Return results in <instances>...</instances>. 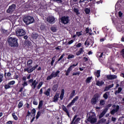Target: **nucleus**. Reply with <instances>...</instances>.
<instances>
[{"label":"nucleus","instance_id":"13","mask_svg":"<svg viewBox=\"0 0 124 124\" xmlns=\"http://www.w3.org/2000/svg\"><path fill=\"white\" fill-rule=\"evenodd\" d=\"M55 18L53 16H49L46 18V21L49 24H54L55 23Z\"/></svg>","mask_w":124,"mask_h":124},{"label":"nucleus","instance_id":"8","mask_svg":"<svg viewBox=\"0 0 124 124\" xmlns=\"http://www.w3.org/2000/svg\"><path fill=\"white\" fill-rule=\"evenodd\" d=\"M78 63H76V64H73L70 65L67 69V70L64 71L65 73V75L68 76H69V74L70 73L71 71H72L73 68H75V67L78 66Z\"/></svg>","mask_w":124,"mask_h":124},{"label":"nucleus","instance_id":"57","mask_svg":"<svg viewBox=\"0 0 124 124\" xmlns=\"http://www.w3.org/2000/svg\"><path fill=\"white\" fill-rule=\"evenodd\" d=\"M85 31L86 34L89 33V32H90V29L89 28V27H87L85 29Z\"/></svg>","mask_w":124,"mask_h":124},{"label":"nucleus","instance_id":"26","mask_svg":"<svg viewBox=\"0 0 124 124\" xmlns=\"http://www.w3.org/2000/svg\"><path fill=\"white\" fill-rule=\"evenodd\" d=\"M83 52H84V49H83V48H81L79 49L78 51L76 52V55L77 56H79L81 54H83Z\"/></svg>","mask_w":124,"mask_h":124},{"label":"nucleus","instance_id":"36","mask_svg":"<svg viewBox=\"0 0 124 124\" xmlns=\"http://www.w3.org/2000/svg\"><path fill=\"white\" fill-rule=\"evenodd\" d=\"M43 106V101L41 100L40 101V102H39V106H38V109H41Z\"/></svg>","mask_w":124,"mask_h":124},{"label":"nucleus","instance_id":"12","mask_svg":"<svg viewBox=\"0 0 124 124\" xmlns=\"http://www.w3.org/2000/svg\"><path fill=\"white\" fill-rule=\"evenodd\" d=\"M32 62H33V61H32V60H29L28 62H27V67H26L24 68V72H27L28 70H27V69H28V70L29 69H30V68L32 67V66L31 65L32 64Z\"/></svg>","mask_w":124,"mask_h":124},{"label":"nucleus","instance_id":"43","mask_svg":"<svg viewBox=\"0 0 124 124\" xmlns=\"http://www.w3.org/2000/svg\"><path fill=\"white\" fill-rule=\"evenodd\" d=\"M12 117L15 120L17 121L18 120V117L15 112L12 113Z\"/></svg>","mask_w":124,"mask_h":124},{"label":"nucleus","instance_id":"50","mask_svg":"<svg viewBox=\"0 0 124 124\" xmlns=\"http://www.w3.org/2000/svg\"><path fill=\"white\" fill-rule=\"evenodd\" d=\"M50 30L53 32H55L57 31V29L55 27H51Z\"/></svg>","mask_w":124,"mask_h":124},{"label":"nucleus","instance_id":"56","mask_svg":"<svg viewBox=\"0 0 124 124\" xmlns=\"http://www.w3.org/2000/svg\"><path fill=\"white\" fill-rule=\"evenodd\" d=\"M28 85V84L27 83V81H24V83L22 84L23 87H26Z\"/></svg>","mask_w":124,"mask_h":124},{"label":"nucleus","instance_id":"1","mask_svg":"<svg viewBox=\"0 0 124 124\" xmlns=\"http://www.w3.org/2000/svg\"><path fill=\"white\" fill-rule=\"evenodd\" d=\"M7 42L11 47H17L18 46V39L15 37H8Z\"/></svg>","mask_w":124,"mask_h":124},{"label":"nucleus","instance_id":"3","mask_svg":"<svg viewBox=\"0 0 124 124\" xmlns=\"http://www.w3.org/2000/svg\"><path fill=\"white\" fill-rule=\"evenodd\" d=\"M34 21L33 16H27L23 18V21L27 25H29L30 24L33 23Z\"/></svg>","mask_w":124,"mask_h":124},{"label":"nucleus","instance_id":"45","mask_svg":"<svg viewBox=\"0 0 124 124\" xmlns=\"http://www.w3.org/2000/svg\"><path fill=\"white\" fill-rule=\"evenodd\" d=\"M23 106V102L22 101H20L18 103V108H21Z\"/></svg>","mask_w":124,"mask_h":124},{"label":"nucleus","instance_id":"61","mask_svg":"<svg viewBox=\"0 0 124 124\" xmlns=\"http://www.w3.org/2000/svg\"><path fill=\"white\" fill-rule=\"evenodd\" d=\"M82 46V44L81 43H78L77 46V47H80Z\"/></svg>","mask_w":124,"mask_h":124},{"label":"nucleus","instance_id":"63","mask_svg":"<svg viewBox=\"0 0 124 124\" xmlns=\"http://www.w3.org/2000/svg\"><path fill=\"white\" fill-rule=\"evenodd\" d=\"M11 76V74L10 72H9L7 73V77H10Z\"/></svg>","mask_w":124,"mask_h":124},{"label":"nucleus","instance_id":"46","mask_svg":"<svg viewBox=\"0 0 124 124\" xmlns=\"http://www.w3.org/2000/svg\"><path fill=\"white\" fill-rule=\"evenodd\" d=\"M115 44H108L107 46H106V47H108V48H112L113 46H114V45Z\"/></svg>","mask_w":124,"mask_h":124},{"label":"nucleus","instance_id":"55","mask_svg":"<svg viewBox=\"0 0 124 124\" xmlns=\"http://www.w3.org/2000/svg\"><path fill=\"white\" fill-rule=\"evenodd\" d=\"M120 54H121V55L122 56V57H123V58H124V48L121 51Z\"/></svg>","mask_w":124,"mask_h":124},{"label":"nucleus","instance_id":"49","mask_svg":"<svg viewBox=\"0 0 124 124\" xmlns=\"http://www.w3.org/2000/svg\"><path fill=\"white\" fill-rule=\"evenodd\" d=\"M75 58V55L72 54H70L68 56L67 59L69 60L70 59H73Z\"/></svg>","mask_w":124,"mask_h":124},{"label":"nucleus","instance_id":"7","mask_svg":"<svg viewBox=\"0 0 124 124\" xmlns=\"http://www.w3.org/2000/svg\"><path fill=\"white\" fill-rule=\"evenodd\" d=\"M16 82L15 80L9 81L8 84L4 85V89L5 90L13 88V86L15 85Z\"/></svg>","mask_w":124,"mask_h":124},{"label":"nucleus","instance_id":"29","mask_svg":"<svg viewBox=\"0 0 124 124\" xmlns=\"http://www.w3.org/2000/svg\"><path fill=\"white\" fill-rule=\"evenodd\" d=\"M92 79H93L92 77H90L87 78L85 80L86 84H89V83H91V82L92 81Z\"/></svg>","mask_w":124,"mask_h":124},{"label":"nucleus","instance_id":"37","mask_svg":"<svg viewBox=\"0 0 124 124\" xmlns=\"http://www.w3.org/2000/svg\"><path fill=\"white\" fill-rule=\"evenodd\" d=\"M106 111H105V110L103 111L102 112H101L100 113V114L99 116V119H101L104 116V115L106 114Z\"/></svg>","mask_w":124,"mask_h":124},{"label":"nucleus","instance_id":"51","mask_svg":"<svg viewBox=\"0 0 124 124\" xmlns=\"http://www.w3.org/2000/svg\"><path fill=\"white\" fill-rule=\"evenodd\" d=\"M41 114V112L40 111H39L37 112V114L36 117V119H38L39 117L40 116Z\"/></svg>","mask_w":124,"mask_h":124},{"label":"nucleus","instance_id":"6","mask_svg":"<svg viewBox=\"0 0 124 124\" xmlns=\"http://www.w3.org/2000/svg\"><path fill=\"white\" fill-rule=\"evenodd\" d=\"M61 23L63 24H67L70 21V16H62L60 18Z\"/></svg>","mask_w":124,"mask_h":124},{"label":"nucleus","instance_id":"35","mask_svg":"<svg viewBox=\"0 0 124 124\" xmlns=\"http://www.w3.org/2000/svg\"><path fill=\"white\" fill-rule=\"evenodd\" d=\"M99 105L100 106H103L105 105V100L101 99L100 100Z\"/></svg>","mask_w":124,"mask_h":124},{"label":"nucleus","instance_id":"44","mask_svg":"<svg viewBox=\"0 0 124 124\" xmlns=\"http://www.w3.org/2000/svg\"><path fill=\"white\" fill-rule=\"evenodd\" d=\"M111 106H112V104L110 103V104H108L106 106L107 108H105V109H104L105 111H106L107 112L108 110V108H110Z\"/></svg>","mask_w":124,"mask_h":124},{"label":"nucleus","instance_id":"9","mask_svg":"<svg viewBox=\"0 0 124 124\" xmlns=\"http://www.w3.org/2000/svg\"><path fill=\"white\" fill-rule=\"evenodd\" d=\"M29 83H31V86L33 88V90L35 89L37 85L38 84V82L36 79L33 80V78L30 79L29 80Z\"/></svg>","mask_w":124,"mask_h":124},{"label":"nucleus","instance_id":"15","mask_svg":"<svg viewBox=\"0 0 124 124\" xmlns=\"http://www.w3.org/2000/svg\"><path fill=\"white\" fill-rule=\"evenodd\" d=\"M120 109V106L119 105H117L116 108L113 109L110 111V113L111 115H114L115 113L117 112Z\"/></svg>","mask_w":124,"mask_h":124},{"label":"nucleus","instance_id":"18","mask_svg":"<svg viewBox=\"0 0 124 124\" xmlns=\"http://www.w3.org/2000/svg\"><path fill=\"white\" fill-rule=\"evenodd\" d=\"M62 110L66 113V115L68 116V117H70L69 110L64 105L62 106Z\"/></svg>","mask_w":124,"mask_h":124},{"label":"nucleus","instance_id":"59","mask_svg":"<svg viewBox=\"0 0 124 124\" xmlns=\"http://www.w3.org/2000/svg\"><path fill=\"white\" fill-rule=\"evenodd\" d=\"M74 41H75L74 40H71L70 41L68 42V44L71 45L72 44H73L74 43Z\"/></svg>","mask_w":124,"mask_h":124},{"label":"nucleus","instance_id":"21","mask_svg":"<svg viewBox=\"0 0 124 124\" xmlns=\"http://www.w3.org/2000/svg\"><path fill=\"white\" fill-rule=\"evenodd\" d=\"M36 67L35 66V65H34V66L32 67V65L31 66V67L30 68L29 70L28 68L27 69V72L28 73H32L34 70H35L36 69Z\"/></svg>","mask_w":124,"mask_h":124},{"label":"nucleus","instance_id":"11","mask_svg":"<svg viewBox=\"0 0 124 124\" xmlns=\"http://www.w3.org/2000/svg\"><path fill=\"white\" fill-rule=\"evenodd\" d=\"M16 6L14 4L10 6L9 8L6 11L7 13L12 14L15 11V10L16 9Z\"/></svg>","mask_w":124,"mask_h":124},{"label":"nucleus","instance_id":"31","mask_svg":"<svg viewBox=\"0 0 124 124\" xmlns=\"http://www.w3.org/2000/svg\"><path fill=\"white\" fill-rule=\"evenodd\" d=\"M65 54L64 53L62 54L61 56L59 58L58 61L55 62V64L56 65L58 63V62H59L64 56Z\"/></svg>","mask_w":124,"mask_h":124},{"label":"nucleus","instance_id":"48","mask_svg":"<svg viewBox=\"0 0 124 124\" xmlns=\"http://www.w3.org/2000/svg\"><path fill=\"white\" fill-rule=\"evenodd\" d=\"M55 57H53L51 59V62H50V64L51 66L53 65L54 63L55 62Z\"/></svg>","mask_w":124,"mask_h":124},{"label":"nucleus","instance_id":"64","mask_svg":"<svg viewBox=\"0 0 124 124\" xmlns=\"http://www.w3.org/2000/svg\"><path fill=\"white\" fill-rule=\"evenodd\" d=\"M6 124H13V121H8L7 122H6Z\"/></svg>","mask_w":124,"mask_h":124},{"label":"nucleus","instance_id":"32","mask_svg":"<svg viewBox=\"0 0 124 124\" xmlns=\"http://www.w3.org/2000/svg\"><path fill=\"white\" fill-rule=\"evenodd\" d=\"M106 121V119L105 118H102L100 120H99L97 124H103V123H105Z\"/></svg>","mask_w":124,"mask_h":124},{"label":"nucleus","instance_id":"28","mask_svg":"<svg viewBox=\"0 0 124 124\" xmlns=\"http://www.w3.org/2000/svg\"><path fill=\"white\" fill-rule=\"evenodd\" d=\"M89 6H90L91 8V11L92 12H94V10H95V6H94V5L93 3H89Z\"/></svg>","mask_w":124,"mask_h":124},{"label":"nucleus","instance_id":"60","mask_svg":"<svg viewBox=\"0 0 124 124\" xmlns=\"http://www.w3.org/2000/svg\"><path fill=\"white\" fill-rule=\"evenodd\" d=\"M109 89H109V88L108 86H106V87H105V91L107 92V91H109Z\"/></svg>","mask_w":124,"mask_h":124},{"label":"nucleus","instance_id":"38","mask_svg":"<svg viewBox=\"0 0 124 124\" xmlns=\"http://www.w3.org/2000/svg\"><path fill=\"white\" fill-rule=\"evenodd\" d=\"M39 35L37 33H33L32 37L34 39H36L38 37Z\"/></svg>","mask_w":124,"mask_h":124},{"label":"nucleus","instance_id":"39","mask_svg":"<svg viewBox=\"0 0 124 124\" xmlns=\"http://www.w3.org/2000/svg\"><path fill=\"white\" fill-rule=\"evenodd\" d=\"M122 88L121 87L118 88V91H115V94L117 95V94H118V93H120L121 92H122Z\"/></svg>","mask_w":124,"mask_h":124},{"label":"nucleus","instance_id":"24","mask_svg":"<svg viewBox=\"0 0 124 124\" xmlns=\"http://www.w3.org/2000/svg\"><path fill=\"white\" fill-rule=\"evenodd\" d=\"M92 1V0H80L79 1V3L80 5L83 4V3H84L85 4H87L89 3V2Z\"/></svg>","mask_w":124,"mask_h":124},{"label":"nucleus","instance_id":"33","mask_svg":"<svg viewBox=\"0 0 124 124\" xmlns=\"http://www.w3.org/2000/svg\"><path fill=\"white\" fill-rule=\"evenodd\" d=\"M84 12L86 15H89L91 13V8H86L84 10Z\"/></svg>","mask_w":124,"mask_h":124},{"label":"nucleus","instance_id":"16","mask_svg":"<svg viewBox=\"0 0 124 124\" xmlns=\"http://www.w3.org/2000/svg\"><path fill=\"white\" fill-rule=\"evenodd\" d=\"M60 73V71L57 70L55 73H54V72H53L50 75L52 78H56V77H59Z\"/></svg>","mask_w":124,"mask_h":124},{"label":"nucleus","instance_id":"58","mask_svg":"<svg viewBox=\"0 0 124 124\" xmlns=\"http://www.w3.org/2000/svg\"><path fill=\"white\" fill-rule=\"evenodd\" d=\"M36 109L35 108H33L32 110H31V113H32V114H35V113H36Z\"/></svg>","mask_w":124,"mask_h":124},{"label":"nucleus","instance_id":"34","mask_svg":"<svg viewBox=\"0 0 124 124\" xmlns=\"http://www.w3.org/2000/svg\"><path fill=\"white\" fill-rule=\"evenodd\" d=\"M76 94V90H73L72 93L70 94V98L72 99L73 97Z\"/></svg>","mask_w":124,"mask_h":124},{"label":"nucleus","instance_id":"4","mask_svg":"<svg viewBox=\"0 0 124 124\" xmlns=\"http://www.w3.org/2000/svg\"><path fill=\"white\" fill-rule=\"evenodd\" d=\"M100 95L98 93H95L91 101L92 105H95L98 102V99L100 98Z\"/></svg>","mask_w":124,"mask_h":124},{"label":"nucleus","instance_id":"2","mask_svg":"<svg viewBox=\"0 0 124 124\" xmlns=\"http://www.w3.org/2000/svg\"><path fill=\"white\" fill-rule=\"evenodd\" d=\"M95 114L94 112H89V116L87 119V121L90 122L91 124H94L96 122L97 119L95 117Z\"/></svg>","mask_w":124,"mask_h":124},{"label":"nucleus","instance_id":"25","mask_svg":"<svg viewBox=\"0 0 124 124\" xmlns=\"http://www.w3.org/2000/svg\"><path fill=\"white\" fill-rule=\"evenodd\" d=\"M58 88H59V85L58 84H54L53 87H52V91L54 92H56L58 89Z\"/></svg>","mask_w":124,"mask_h":124},{"label":"nucleus","instance_id":"41","mask_svg":"<svg viewBox=\"0 0 124 124\" xmlns=\"http://www.w3.org/2000/svg\"><path fill=\"white\" fill-rule=\"evenodd\" d=\"M94 75L96 76L97 78H99L100 76V70H97L96 73H94Z\"/></svg>","mask_w":124,"mask_h":124},{"label":"nucleus","instance_id":"10","mask_svg":"<svg viewBox=\"0 0 124 124\" xmlns=\"http://www.w3.org/2000/svg\"><path fill=\"white\" fill-rule=\"evenodd\" d=\"M79 99V96H76L75 98H74L73 100L70 102L67 106V108H70L72 106L74 105V104L78 101Z\"/></svg>","mask_w":124,"mask_h":124},{"label":"nucleus","instance_id":"17","mask_svg":"<svg viewBox=\"0 0 124 124\" xmlns=\"http://www.w3.org/2000/svg\"><path fill=\"white\" fill-rule=\"evenodd\" d=\"M60 93H56L53 97V102H57L58 101L59 98Z\"/></svg>","mask_w":124,"mask_h":124},{"label":"nucleus","instance_id":"30","mask_svg":"<svg viewBox=\"0 0 124 124\" xmlns=\"http://www.w3.org/2000/svg\"><path fill=\"white\" fill-rule=\"evenodd\" d=\"M1 33H2L4 35H7L8 32L7 30H5L3 28H1L0 30Z\"/></svg>","mask_w":124,"mask_h":124},{"label":"nucleus","instance_id":"40","mask_svg":"<svg viewBox=\"0 0 124 124\" xmlns=\"http://www.w3.org/2000/svg\"><path fill=\"white\" fill-rule=\"evenodd\" d=\"M3 73H1L0 72V83H1L2 81H3Z\"/></svg>","mask_w":124,"mask_h":124},{"label":"nucleus","instance_id":"19","mask_svg":"<svg viewBox=\"0 0 124 124\" xmlns=\"http://www.w3.org/2000/svg\"><path fill=\"white\" fill-rule=\"evenodd\" d=\"M107 78L108 80H113L117 78V76L114 75H107Z\"/></svg>","mask_w":124,"mask_h":124},{"label":"nucleus","instance_id":"5","mask_svg":"<svg viewBox=\"0 0 124 124\" xmlns=\"http://www.w3.org/2000/svg\"><path fill=\"white\" fill-rule=\"evenodd\" d=\"M16 35L17 36H23L26 34L25 31L22 29L17 28L16 30Z\"/></svg>","mask_w":124,"mask_h":124},{"label":"nucleus","instance_id":"20","mask_svg":"<svg viewBox=\"0 0 124 124\" xmlns=\"http://www.w3.org/2000/svg\"><path fill=\"white\" fill-rule=\"evenodd\" d=\"M72 9L73 10V12L76 14V15H79L80 14L79 10L78 8L75 7V6H73L72 7Z\"/></svg>","mask_w":124,"mask_h":124},{"label":"nucleus","instance_id":"62","mask_svg":"<svg viewBox=\"0 0 124 124\" xmlns=\"http://www.w3.org/2000/svg\"><path fill=\"white\" fill-rule=\"evenodd\" d=\"M122 15H123L122 12L121 11H119V16L121 17H122Z\"/></svg>","mask_w":124,"mask_h":124},{"label":"nucleus","instance_id":"52","mask_svg":"<svg viewBox=\"0 0 124 124\" xmlns=\"http://www.w3.org/2000/svg\"><path fill=\"white\" fill-rule=\"evenodd\" d=\"M80 74V72H76V73H73L72 74V76H79Z\"/></svg>","mask_w":124,"mask_h":124},{"label":"nucleus","instance_id":"14","mask_svg":"<svg viewBox=\"0 0 124 124\" xmlns=\"http://www.w3.org/2000/svg\"><path fill=\"white\" fill-rule=\"evenodd\" d=\"M120 3H122V0H119L116 4L115 10L116 11H118L121 9L122 6L120 4H119Z\"/></svg>","mask_w":124,"mask_h":124},{"label":"nucleus","instance_id":"53","mask_svg":"<svg viewBox=\"0 0 124 124\" xmlns=\"http://www.w3.org/2000/svg\"><path fill=\"white\" fill-rule=\"evenodd\" d=\"M52 77H51V75H49L46 77V81H48V80H51L52 79Z\"/></svg>","mask_w":124,"mask_h":124},{"label":"nucleus","instance_id":"27","mask_svg":"<svg viewBox=\"0 0 124 124\" xmlns=\"http://www.w3.org/2000/svg\"><path fill=\"white\" fill-rule=\"evenodd\" d=\"M108 95H109V92H106L104 94H103V98L105 100H107L108 97Z\"/></svg>","mask_w":124,"mask_h":124},{"label":"nucleus","instance_id":"42","mask_svg":"<svg viewBox=\"0 0 124 124\" xmlns=\"http://www.w3.org/2000/svg\"><path fill=\"white\" fill-rule=\"evenodd\" d=\"M43 84H44V82L43 81L40 82V83H39L38 85L37 86V89L38 90L40 89V88L42 87Z\"/></svg>","mask_w":124,"mask_h":124},{"label":"nucleus","instance_id":"22","mask_svg":"<svg viewBox=\"0 0 124 124\" xmlns=\"http://www.w3.org/2000/svg\"><path fill=\"white\" fill-rule=\"evenodd\" d=\"M104 84V82L102 80L99 81L97 80L96 81V85L98 87H102Z\"/></svg>","mask_w":124,"mask_h":124},{"label":"nucleus","instance_id":"54","mask_svg":"<svg viewBox=\"0 0 124 124\" xmlns=\"http://www.w3.org/2000/svg\"><path fill=\"white\" fill-rule=\"evenodd\" d=\"M82 31H81L80 32H76V34L78 36H80L82 35Z\"/></svg>","mask_w":124,"mask_h":124},{"label":"nucleus","instance_id":"23","mask_svg":"<svg viewBox=\"0 0 124 124\" xmlns=\"http://www.w3.org/2000/svg\"><path fill=\"white\" fill-rule=\"evenodd\" d=\"M50 92H51V89L50 88H48L46 90V91L44 92V94L46 95V96H49Z\"/></svg>","mask_w":124,"mask_h":124},{"label":"nucleus","instance_id":"47","mask_svg":"<svg viewBox=\"0 0 124 124\" xmlns=\"http://www.w3.org/2000/svg\"><path fill=\"white\" fill-rule=\"evenodd\" d=\"M25 44L28 46H31V43L30 41H26L25 42Z\"/></svg>","mask_w":124,"mask_h":124}]
</instances>
